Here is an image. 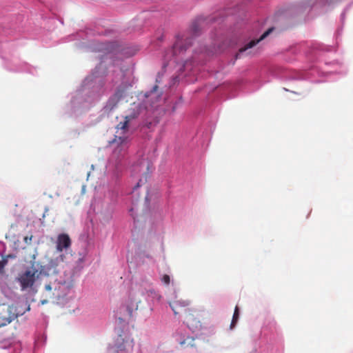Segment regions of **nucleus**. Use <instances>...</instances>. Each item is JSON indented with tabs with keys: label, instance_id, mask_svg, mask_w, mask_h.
<instances>
[{
	"label": "nucleus",
	"instance_id": "1",
	"mask_svg": "<svg viewBox=\"0 0 353 353\" xmlns=\"http://www.w3.org/2000/svg\"><path fill=\"white\" fill-rule=\"evenodd\" d=\"M131 119V116H126L123 121L118 123L114 138L110 142L113 148L112 157L117 160H121L125 157L130 146V139L125 133L128 130Z\"/></svg>",
	"mask_w": 353,
	"mask_h": 353
},
{
	"label": "nucleus",
	"instance_id": "2",
	"mask_svg": "<svg viewBox=\"0 0 353 353\" xmlns=\"http://www.w3.org/2000/svg\"><path fill=\"white\" fill-rule=\"evenodd\" d=\"M29 310L30 306H28L26 309H23L19 304L2 305L0 306V327L10 324L19 316L23 315L26 310Z\"/></svg>",
	"mask_w": 353,
	"mask_h": 353
},
{
	"label": "nucleus",
	"instance_id": "3",
	"mask_svg": "<svg viewBox=\"0 0 353 353\" xmlns=\"http://www.w3.org/2000/svg\"><path fill=\"white\" fill-rule=\"evenodd\" d=\"M192 45V38L184 37V36H178L172 47V49L166 54L165 57L168 59L173 57H181L186 52L188 48Z\"/></svg>",
	"mask_w": 353,
	"mask_h": 353
},
{
	"label": "nucleus",
	"instance_id": "4",
	"mask_svg": "<svg viewBox=\"0 0 353 353\" xmlns=\"http://www.w3.org/2000/svg\"><path fill=\"white\" fill-rule=\"evenodd\" d=\"M39 275L38 270L33 266L21 273L19 275L17 280L21 289L24 290L28 288H31L34 285L37 279L39 277Z\"/></svg>",
	"mask_w": 353,
	"mask_h": 353
},
{
	"label": "nucleus",
	"instance_id": "5",
	"mask_svg": "<svg viewBox=\"0 0 353 353\" xmlns=\"http://www.w3.org/2000/svg\"><path fill=\"white\" fill-rule=\"evenodd\" d=\"M169 304L174 315H178L181 312H185L187 314L193 312L192 309L188 307L190 305V301L188 300L176 299L170 302Z\"/></svg>",
	"mask_w": 353,
	"mask_h": 353
},
{
	"label": "nucleus",
	"instance_id": "6",
	"mask_svg": "<svg viewBox=\"0 0 353 353\" xmlns=\"http://www.w3.org/2000/svg\"><path fill=\"white\" fill-rule=\"evenodd\" d=\"M131 87V84L128 82L122 83L116 90L114 95L110 99L108 103L112 105L111 109L117 105V103L125 94L128 90Z\"/></svg>",
	"mask_w": 353,
	"mask_h": 353
},
{
	"label": "nucleus",
	"instance_id": "7",
	"mask_svg": "<svg viewBox=\"0 0 353 353\" xmlns=\"http://www.w3.org/2000/svg\"><path fill=\"white\" fill-rule=\"evenodd\" d=\"M196 311L193 310V312L187 313L185 314V323L192 332H196L202 328V324L199 320H198L196 315L195 314Z\"/></svg>",
	"mask_w": 353,
	"mask_h": 353
},
{
	"label": "nucleus",
	"instance_id": "8",
	"mask_svg": "<svg viewBox=\"0 0 353 353\" xmlns=\"http://www.w3.org/2000/svg\"><path fill=\"white\" fill-rule=\"evenodd\" d=\"M71 239L67 234H60L57 236L56 242V249L59 252H61L64 249H68L71 245Z\"/></svg>",
	"mask_w": 353,
	"mask_h": 353
},
{
	"label": "nucleus",
	"instance_id": "9",
	"mask_svg": "<svg viewBox=\"0 0 353 353\" xmlns=\"http://www.w3.org/2000/svg\"><path fill=\"white\" fill-rule=\"evenodd\" d=\"M151 166L152 163L148 159H142L133 166V172L146 175Z\"/></svg>",
	"mask_w": 353,
	"mask_h": 353
},
{
	"label": "nucleus",
	"instance_id": "10",
	"mask_svg": "<svg viewBox=\"0 0 353 353\" xmlns=\"http://www.w3.org/2000/svg\"><path fill=\"white\" fill-rule=\"evenodd\" d=\"M274 30V28H270L268 30H266L259 39L252 40L250 41L247 45H245L243 48H241L239 50V53L236 54V58L240 56V54L244 52H245L248 49L252 48L255 45H256L260 41L264 39L266 37H268Z\"/></svg>",
	"mask_w": 353,
	"mask_h": 353
},
{
	"label": "nucleus",
	"instance_id": "11",
	"mask_svg": "<svg viewBox=\"0 0 353 353\" xmlns=\"http://www.w3.org/2000/svg\"><path fill=\"white\" fill-rule=\"evenodd\" d=\"M123 341L121 336H119L117 339V348L118 350L123 351L128 349L132 350L133 347V340L128 339L125 341V344H121V341Z\"/></svg>",
	"mask_w": 353,
	"mask_h": 353
},
{
	"label": "nucleus",
	"instance_id": "12",
	"mask_svg": "<svg viewBox=\"0 0 353 353\" xmlns=\"http://www.w3.org/2000/svg\"><path fill=\"white\" fill-rule=\"evenodd\" d=\"M45 290H46V299L41 300V303L42 305H44L48 302V299L52 298L54 295L53 292H52V287L50 284L45 285Z\"/></svg>",
	"mask_w": 353,
	"mask_h": 353
},
{
	"label": "nucleus",
	"instance_id": "13",
	"mask_svg": "<svg viewBox=\"0 0 353 353\" xmlns=\"http://www.w3.org/2000/svg\"><path fill=\"white\" fill-rule=\"evenodd\" d=\"M180 345L181 347L185 348L189 347L194 346V339L192 336H188L183 341L180 342Z\"/></svg>",
	"mask_w": 353,
	"mask_h": 353
},
{
	"label": "nucleus",
	"instance_id": "14",
	"mask_svg": "<svg viewBox=\"0 0 353 353\" xmlns=\"http://www.w3.org/2000/svg\"><path fill=\"white\" fill-rule=\"evenodd\" d=\"M239 310L238 306H236V307L234 309V314L232 316L231 325H230L231 329H232L235 326V325L239 319Z\"/></svg>",
	"mask_w": 353,
	"mask_h": 353
},
{
	"label": "nucleus",
	"instance_id": "15",
	"mask_svg": "<svg viewBox=\"0 0 353 353\" xmlns=\"http://www.w3.org/2000/svg\"><path fill=\"white\" fill-rule=\"evenodd\" d=\"M161 281L166 285L170 283V277L168 274H163L161 278Z\"/></svg>",
	"mask_w": 353,
	"mask_h": 353
},
{
	"label": "nucleus",
	"instance_id": "16",
	"mask_svg": "<svg viewBox=\"0 0 353 353\" xmlns=\"http://www.w3.org/2000/svg\"><path fill=\"white\" fill-rule=\"evenodd\" d=\"M141 179L139 180V181L137 183V185L133 188V190L132 192V196H134L138 194L137 189L141 185Z\"/></svg>",
	"mask_w": 353,
	"mask_h": 353
},
{
	"label": "nucleus",
	"instance_id": "17",
	"mask_svg": "<svg viewBox=\"0 0 353 353\" xmlns=\"http://www.w3.org/2000/svg\"><path fill=\"white\" fill-rule=\"evenodd\" d=\"M8 263L7 259H3V260L0 261V272H1L5 267V265Z\"/></svg>",
	"mask_w": 353,
	"mask_h": 353
},
{
	"label": "nucleus",
	"instance_id": "18",
	"mask_svg": "<svg viewBox=\"0 0 353 353\" xmlns=\"http://www.w3.org/2000/svg\"><path fill=\"white\" fill-rule=\"evenodd\" d=\"M32 236H25L24 237V242L26 243V244H30L31 243V241H32Z\"/></svg>",
	"mask_w": 353,
	"mask_h": 353
},
{
	"label": "nucleus",
	"instance_id": "19",
	"mask_svg": "<svg viewBox=\"0 0 353 353\" xmlns=\"http://www.w3.org/2000/svg\"><path fill=\"white\" fill-rule=\"evenodd\" d=\"M192 30L194 33H196L199 31V27L196 23L192 24Z\"/></svg>",
	"mask_w": 353,
	"mask_h": 353
},
{
	"label": "nucleus",
	"instance_id": "20",
	"mask_svg": "<svg viewBox=\"0 0 353 353\" xmlns=\"http://www.w3.org/2000/svg\"><path fill=\"white\" fill-rule=\"evenodd\" d=\"M157 88H158V86H157V85H154V86L153 87L152 90H151V92H156V91H157Z\"/></svg>",
	"mask_w": 353,
	"mask_h": 353
},
{
	"label": "nucleus",
	"instance_id": "21",
	"mask_svg": "<svg viewBox=\"0 0 353 353\" xmlns=\"http://www.w3.org/2000/svg\"><path fill=\"white\" fill-rule=\"evenodd\" d=\"M145 199H148V194L145 196Z\"/></svg>",
	"mask_w": 353,
	"mask_h": 353
}]
</instances>
